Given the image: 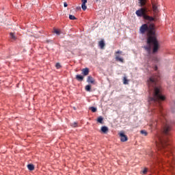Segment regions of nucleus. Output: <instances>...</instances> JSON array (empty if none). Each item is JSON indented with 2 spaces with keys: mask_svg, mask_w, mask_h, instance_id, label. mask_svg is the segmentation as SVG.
<instances>
[{
  "mask_svg": "<svg viewBox=\"0 0 175 175\" xmlns=\"http://www.w3.org/2000/svg\"><path fill=\"white\" fill-rule=\"evenodd\" d=\"M156 146L165 158H167V161L163 159L159 160V166H167L170 170L174 169V154H173V146L170 144V140L167 138L158 137V140L156 141Z\"/></svg>",
  "mask_w": 175,
  "mask_h": 175,
  "instance_id": "nucleus-1",
  "label": "nucleus"
},
{
  "mask_svg": "<svg viewBox=\"0 0 175 175\" xmlns=\"http://www.w3.org/2000/svg\"><path fill=\"white\" fill-rule=\"evenodd\" d=\"M141 33H147L148 44H152L153 53H157L159 50V42L157 40V36H155V25L154 23L150 24L149 26L147 24H144L139 29Z\"/></svg>",
  "mask_w": 175,
  "mask_h": 175,
  "instance_id": "nucleus-2",
  "label": "nucleus"
},
{
  "mask_svg": "<svg viewBox=\"0 0 175 175\" xmlns=\"http://www.w3.org/2000/svg\"><path fill=\"white\" fill-rule=\"evenodd\" d=\"M148 10L146 8H142L139 10H137L135 12V14L137 17H143L144 20H148V21H154L155 18L152 16L147 15Z\"/></svg>",
  "mask_w": 175,
  "mask_h": 175,
  "instance_id": "nucleus-3",
  "label": "nucleus"
},
{
  "mask_svg": "<svg viewBox=\"0 0 175 175\" xmlns=\"http://www.w3.org/2000/svg\"><path fill=\"white\" fill-rule=\"evenodd\" d=\"M165 96L161 95L159 94V88H154V94L153 98H152V100L158 102V100H165Z\"/></svg>",
  "mask_w": 175,
  "mask_h": 175,
  "instance_id": "nucleus-4",
  "label": "nucleus"
},
{
  "mask_svg": "<svg viewBox=\"0 0 175 175\" xmlns=\"http://www.w3.org/2000/svg\"><path fill=\"white\" fill-rule=\"evenodd\" d=\"M119 136L120 138V142H122V143H125V142H128V136L125 135V133H124V131H120L119 133Z\"/></svg>",
  "mask_w": 175,
  "mask_h": 175,
  "instance_id": "nucleus-5",
  "label": "nucleus"
},
{
  "mask_svg": "<svg viewBox=\"0 0 175 175\" xmlns=\"http://www.w3.org/2000/svg\"><path fill=\"white\" fill-rule=\"evenodd\" d=\"M172 131V126L169 123H166L163 127V134L169 135V132Z\"/></svg>",
  "mask_w": 175,
  "mask_h": 175,
  "instance_id": "nucleus-6",
  "label": "nucleus"
},
{
  "mask_svg": "<svg viewBox=\"0 0 175 175\" xmlns=\"http://www.w3.org/2000/svg\"><path fill=\"white\" fill-rule=\"evenodd\" d=\"M120 54H122V51H118L115 53L116 60L119 62H121L122 64H124V59L122 57H120Z\"/></svg>",
  "mask_w": 175,
  "mask_h": 175,
  "instance_id": "nucleus-7",
  "label": "nucleus"
},
{
  "mask_svg": "<svg viewBox=\"0 0 175 175\" xmlns=\"http://www.w3.org/2000/svg\"><path fill=\"white\" fill-rule=\"evenodd\" d=\"M152 6L154 16H157V14L159 13V10H158V4L155 3H152Z\"/></svg>",
  "mask_w": 175,
  "mask_h": 175,
  "instance_id": "nucleus-8",
  "label": "nucleus"
},
{
  "mask_svg": "<svg viewBox=\"0 0 175 175\" xmlns=\"http://www.w3.org/2000/svg\"><path fill=\"white\" fill-rule=\"evenodd\" d=\"M159 77H151L148 81V83L150 85V83H157V81H159Z\"/></svg>",
  "mask_w": 175,
  "mask_h": 175,
  "instance_id": "nucleus-9",
  "label": "nucleus"
},
{
  "mask_svg": "<svg viewBox=\"0 0 175 175\" xmlns=\"http://www.w3.org/2000/svg\"><path fill=\"white\" fill-rule=\"evenodd\" d=\"M81 2H82V4H81L82 10L83 11L87 10V5H85L87 3V0H81Z\"/></svg>",
  "mask_w": 175,
  "mask_h": 175,
  "instance_id": "nucleus-10",
  "label": "nucleus"
},
{
  "mask_svg": "<svg viewBox=\"0 0 175 175\" xmlns=\"http://www.w3.org/2000/svg\"><path fill=\"white\" fill-rule=\"evenodd\" d=\"M82 73L83 76H88L90 73V69H88V68L82 69Z\"/></svg>",
  "mask_w": 175,
  "mask_h": 175,
  "instance_id": "nucleus-11",
  "label": "nucleus"
},
{
  "mask_svg": "<svg viewBox=\"0 0 175 175\" xmlns=\"http://www.w3.org/2000/svg\"><path fill=\"white\" fill-rule=\"evenodd\" d=\"M100 131H101L102 133L106 134V133H107V132H109V128H107V126H103L101 127Z\"/></svg>",
  "mask_w": 175,
  "mask_h": 175,
  "instance_id": "nucleus-12",
  "label": "nucleus"
},
{
  "mask_svg": "<svg viewBox=\"0 0 175 175\" xmlns=\"http://www.w3.org/2000/svg\"><path fill=\"white\" fill-rule=\"evenodd\" d=\"M88 83H90L91 84H95V79L91 76L88 77Z\"/></svg>",
  "mask_w": 175,
  "mask_h": 175,
  "instance_id": "nucleus-13",
  "label": "nucleus"
},
{
  "mask_svg": "<svg viewBox=\"0 0 175 175\" xmlns=\"http://www.w3.org/2000/svg\"><path fill=\"white\" fill-rule=\"evenodd\" d=\"M98 46L101 49H105V41L103 40L99 41Z\"/></svg>",
  "mask_w": 175,
  "mask_h": 175,
  "instance_id": "nucleus-14",
  "label": "nucleus"
},
{
  "mask_svg": "<svg viewBox=\"0 0 175 175\" xmlns=\"http://www.w3.org/2000/svg\"><path fill=\"white\" fill-rule=\"evenodd\" d=\"M27 168L30 171L35 170V165H33V164H28L27 165Z\"/></svg>",
  "mask_w": 175,
  "mask_h": 175,
  "instance_id": "nucleus-15",
  "label": "nucleus"
},
{
  "mask_svg": "<svg viewBox=\"0 0 175 175\" xmlns=\"http://www.w3.org/2000/svg\"><path fill=\"white\" fill-rule=\"evenodd\" d=\"M76 79L77 80H78V81H83V80L84 79V77L80 75H77L76 76Z\"/></svg>",
  "mask_w": 175,
  "mask_h": 175,
  "instance_id": "nucleus-16",
  "label": "nucleus"
},
{
  "mask_svg": "<svg viewBox=\"0 0 175 175\" xmlns=\"http://www.w3.org/2000/svg\"><path fill=\"white\" fill-rule=\"evenodd\" d=\"M97 122H98L99 124H103V117L99 116L97 118Z\"/></svg>",
  "mask_w": 175,
  "mask_h": 175,
  "instance_id": "nucleus-17",
  "label": "nucleus"
},
{
  "mask_svg": "<svg viewBox=\"0 0 175 175\" xmlns=\"http://www.w3.org/2000/svg\"><path fill=\"white\" fill-rule=\"evenodd\" d=\"M146 2H147L146 0H139L141 6H144V5H146Z\"/></svg>",
  "mask_w": 175,
  "mask_h": 175,
  "instance_id": "nucleus-18",
  "label": "nucleus"
},
{
  "mask_svg": "<svg viewBox=\"0 0 175 175\" xmlns=\"http://www.w3.org/2000/svg\"><path fill=\"white\" fill-rule=\"evenodd\" d=\"M85 91H88L89 92L91 91V85H88L85 87Z\"/></svg>",
  "mask_w": 175,
  "mask_h": 175,
  "instance_id": "nucleus-19",
  "label": "nucleus"
},
{
  "mask_svg": "<svg viewBox=\"0 0 175 175\" xmlns=\"http://www.w3.org/2000/svg\"><path fill=\"white\" fill-rule=\"evenodd\" d=\"M54 33H56V35H59L61 33V31H59V29H54Z\"/></svg>",
  "mask_w": 175,
  "mask_h": 175,
  "instance_id": "nucleus-20",
  "label": "nucleus"
},
{
  "mask_svg": "<svg viewBox=\"0 0 175 175\" xmlns=\"http://www.w3.org/2000/svg\"><path fill=\"white\" fill-rule=\"evenodd\" d=\"M55 68H57V69H61V68H62V66H61V64L56 63Z\"/></svg>",
  "mask_w": 175,
  "mask_h": 175,
  "instance_id": "nucleus-21",
  "label": "nucleus"
},
{
  "mask_svg": "<svg viewBox=\"0 0 175 175\" xmlns=\"http://www.w3.org/2000/svg\"><path fill=\"white\" fill-rule=\"evenodd\" d=\"M90 109L92 111V113H96V108L94 107H91Z\"/></svg>",
  "mask_w": 175,
  "mask_h": 175,
  "instance_id": "nucleus-22",
  "label": "nucleus"
},
{
  "mask_svg": "<svg viewBox=\"0 0 175 175\" xmlns=\"http://www.w3.org/2000/svg\"><path fill=\"white\" fill-rule=\"evenodd\" d=\"M128 80H127V79H126V77H124V78H123V83L124 84H128Z\"/></svg>",
  "mask_w": 175,
  "mask_h": 175,
  "instance_id": "nucleus-23",
  "label": "nucleus"
},
{
  "mask_svg": "<svg viewBox=\"0 0 175 175\" xmlns=\"http://www.w3.org/2000/svg\"><path fill=\"white\" fill-rule=\"evenodd\" d=\"M70 20H77L74 15H69Z\"/></svg>",
  "mask_w": 175,
  "mask_h": 175,
  "instance_id": "nucleus-24",
  "label": "nucleus"
},
{
  "mask_svg": "<svg viewBox=\"0 0 175 175\" xmlns=\"http://www.w3.org/2000/svg\"><path fill=\"white\" fill-rule=\"evenodd\" d=\"M147 172H148V170L147 168H144L142 171V174H147Z\"/></svg>",
  "mask_w": 175,
  "mask_h": 175,
  "instance_id": "nucleus-25",
  "label": "nucleus"
},
{
  "mask_svg": "<svg viewBox=\"0 0 175 175\" xmlns=\"http://www.w3.org/2000/svg\"><path fill=\"white\" fill-rule=\"evenodd\" d=\"M141 133L142 135H145V136H147V131H146L144 130L141 131Z\"/></svg>",
  "mask_w": 175,
  "mask_h": 175,
  "instance_id": "nucleus-26",
  "label": "nucleus"
},
{
  "mask_svg": "<svg viewBox=\"0 0 175 175\" xmlns=\"http://www.w3.org/2000/svg\"><path fill=\"white\" fill-rule=\"evenodd\" d=\"M10 35L12 39H16V36H14V33H10Z\"/></svg>",
  "mask_w": 175,
  "mask_h": 175,
  "instance_id": "nucleus-27",
  "label": "nucleus"
},
{
  "mask_svg": "<svg viewBox=\"0 0 175 175\" xmlns=\"http://www.w3.org/2000/svg\"><path fill=\"white\" fill-rule=\"evenodd\" d=\"M71 126H72L73 128H77V123L74 122L73 124L71 125Z\"/></svg>",
  "mask_w": 175,
  "mask_h": 175,
  "instance_id": "nucleus-28",
  "label": "nucleus"
},
{
  "mask_svg": "<svg viewBox=\"0 0 175 175\" xmlns=\"http://www.w3.org/2000/svg\"><path fill=\"white\" fill-rule=\"evenodd\" d=\"M64 8H68V3L66 2L64 3Z\"/></svg>",
  "mask_w": 175,
  "mask_h": 175,
  "instance_id": "nucleus-29",
  "label": "nucleus"
},
{
  "mask_svg": "<svg viewBox=\"0 0 175 175\" xmlns=\"http://www.w3.org/2000/svg\"><path fill=\"white\" fill-rule=\"evenodd\" d=\"M145 49H146V50H148V51H150V47H146Z\"/></svg>",
  "mask_w": 175,
  "mask_h": 175,
  "instance_id": "nucleus-30",
  "label": "nucleus"
},
{
  "mask_svg": "<svg viewBox=\"0 0 175 175\" xmlns=\"http://www.w3.org/2000/svg\"><path fill=\"white\" fill-rule=\"evenodd\" d=\"M154 70H158V67H157V66H155V67H154Z\"/></svg>",
  "mask_w": 175,
  "mask_h": 175,
  "instance_id": "nucleus-31",
  "label": "nucleus"
}]
</instances>
